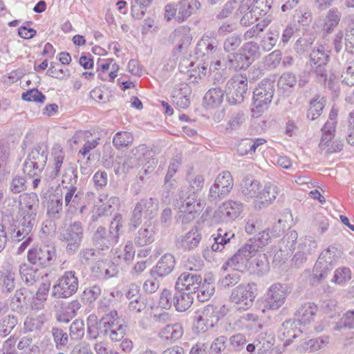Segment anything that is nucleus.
Returning <instances> with one entry per match:
<instances>
[{
  "label": "nucleus",
  "instance_id": "f257e3e1",
  "mask_svg": "<svg viewBox=\"0 0 354 354\" xmlns=\"http://www.w3.org/2000/svg\"><path fill=\"white\" fill-rule=\"evenodd\" d=\"M240 192L248 202H252L256 209H261L272 204L280 192L274 184L269 183L263 187L257 180L245 178L240 185Z\"/></svg>",
  "mask_w": 354,
  "mask_h": 354
},
{
  "label": "nucleus",
  "instance_id": "f03ea898",
  "mask_svg": "<svg viewBox=\"0 0 354 354\" xmlns=\"http://www.w3.org/2000/svg\"><path fill=\"white\" fill-rule=\"evenodd\" d=\"M38 199L35 194H24L19 196V225L12 236L14 241L19 242L31 236L30 233L36 223Z\"/></svg>",
  "mask_w": 354,
  "mask_h": 354
},
{
  "label": "nucleus",
  "instance_id": "7ed1b4c3",
  "mask_svg": "<svg viewBox=\"0 0 354 354\" xmlns=\"http://www.w3.org/2000/svg\"><path fill=\"white\" fill-rule=\"evenodd\" d=\"M257 288L254 283H241L232 289L230 301L238 309L248 310L256 298Z\"/></svg>",
  "mask_w": 354,
  "mask_h": 354
},
{
  "label": "nucleus",
  "instance_id": "20e7f679",
  "mask_svg": "<svg viewBox=\"0 0 354 354\" xmlns=\"http://www.w3.org/2000/svg\"><path fill=\"white\" fill-rule=\"evenodd\" d=\"M129 156L130 159L136 163L135 165H128L127 168L133 166H142V170L145 175L151 173L158 164V160L153 157V152L145 145H140L133 148L131 151ZM127 164V162H124L123 165V171L126 170L125 165ZM127 171H128V169H127Z\"/></svg>",
  "mask_w": 354,
  "mask_h": 354
},
{
  "label": "nucleus",
  "instance_id": "39448f33",
  "mask_svg": "<svg viewBox=\"0 0 354 354\" xmlns=\"http://www.w3.org/2000/svg\"><path fill=\"white\" fill-rule=\"evenodd\" d=\"M243 209L242 203L229 200L223 203L213 213L212 224L227 223L238 218Z\"/></svg>",
  "mask_w": 354,
  "mask_h": 354
},
{
  "label": "nucleus",
  "instance_id": "423d86ee",
  "mask_svg": "<svg viewBox=\"0 0 354 354\" xmlns=\"http://www.w3.org/2000/svg\"><path fill=\"white\" fill-rule=\"evenodd\" d=\"M158 201L156 198L141 199L132 211L129 225L136 228L142 223V218H152L158 212Z\"/></svg>",
  "mask_w": 354,
  "mask_h": 354
},
{
  "label": "nucleus",
  "instance_id": "0eeeda50",
  "mask_svg": "<svg viewBox=\"0 0 354 354\" xmlns=\"http://www.w3.org/2000/svg\"><path fill=\"white\" fill-rule=\"evenodd\" d=\"M47 156L48 153L44 147L39 146L32 149L25 160L24 172L31 177L38 176L46 164Z\"/></svg>",
  "mask_w": 354,
  "mask_h": 354
},
{
  "label": "nucleus",
  "instance_id": "6e6552de",
  "mask_svg": "<svg viewBox=\"0 0 354 354\" xmlns=\"http://www.w3.org/2000/svg\"><path fill=\"white\" fill-rule=\"evenodd\" d=\"M259 249V245L255 241L249 239L225 264L242 271L247 268L249 260L256 254Z\"/></svg>",
  "mask_w": 354,
  "mask_h": 354
},
{
  "label": "nucleus",
  "instance_id": "1a4fd4ad",
  "mask_svg": "<svg viewBox=\"0 0 354 354\" xmlns=\"http://www.w3.org/2000/svg\"><path fill=\"white\" fill-rule=\"evenodd\" d=\"M248 90V78L242 75H234L227 83L225 95L231 104L243 102Z\"/></svg>",
  "mask_w": 354,
  "mask_h": 354
},
{
  "label": "nucleus",
  "instance_id": "9d476101",
  "mask_svg": "<svg viewBox=\"0 0 354 354\" xmlns=\"http://www.w3.org/2000/svg\"><path fill=\"white\" fill-rule=\"evenodd\" d=\"M78 289V279L75 272L67 271L59 278L53 286L52 295L56 298H67Z\"/></svg>",
  "mask_w": 354,
  "mask_h": 354
},
{
  "label": "nucleus",
  "instance_id": "9b49d317",
  "mask_svg": "<svg viewBox=\"0 0 354 354\" xmlns=\"http://www.w3.org/2000/svg\"><path fill=\"white\" fill-rule=\"evenodd\" d=\"M234 186L233 178L228 171L219 174L215 178L214 183L210 187L208 199L216 201L223 198L232 191Z\"/></svg>",
  "mask_w": 354,
  "mask_h": 354
},
{
  "label": "nucleus",
  "instance_id": "f8f14e48",
  "mask_svg": "<svg viewBox=\"0 0 354 354\" xmlns=\"http://www.w3.org/2000/svg\"><path fill=\"white\" fill-rule=\"evenodd\" d=\"M83 232L82 224L75 221L61 232V239L66 243L68 252L74 253L79 249L83 237Z\"/></svg>",
  "mask_w": 354,
  "mask_h": 354
},
{
  "label": "nucleus",
  "instance_id": "ddd939ff",
  "mask_svg": "<svg viewBox=\"0 0 354 354\" xmlns=\"http://www.w3.org/2000/svg\"><path fill=\"white\" fill-rule=\"evenodd\" d=\"M288 294L286 286L281 283L272 284L266 295V307L271 310H277L284 304Z\"/></svg>",
  "mask_w": 354,
  "mask_h": 354
},
{
  "label": "nucleus",
  "instance_id": "4468645a",
  "mask_svg": "<svg viewBox=\"0 0 354 354\" xmlns=\"http://www.w3.org/2000/svg\"><path fill=\"white\" fill-rule=\"evenodd\" d=\"M204 207V203L197 200L196 195L190 194L181 204L178 205L180 217L183 222L192 221Z\"/></svg>",
  "mask_w": 354,
  "mask_h": 354
},
{
  "label": "nucleus",
  "instance_id": "2eb2a0df",
  "mask_svg": "<svg viewBox=\"0 0 354 354\" xmlns=\"http://www.w3.org/2000/svg\"><path fill=\"white\" fill-rule=\"evenodd\" d=\"M55 248L50 245L32 248L28 253V259L32 264L46 266L50 264L55 258Z\"/></svg>",
  "mask_w": 354,
  "mask_h": 354
},
{
  "label": "nucleus",
  "instance_id": "dca6fc26",
  "mask_svg": "<svg viewBox=\"0 0 354 354\" xmlns=\"http://www.w3.org/2000/svg\"><path fill=\"white\" fill-rule=\"evenodd\" d=\"M274 82L263 80L253 92L254 104L257 108H263L272 101L274 95Z\"/></svg>",
  "mask_w": 354,
  "mask_h": 354
},
{
  "label": "nucleus",
  "instance_id": "f3484780",
  "mask_svg": "<svg viewBox=\"0 0 354 354\" xmlns=\"http://www.w3.org/2000/svg\"><path fill=\"white\" fill-rule=\"evenodd\" d=\"M196 319V328L202 332H205L215 326L219 319V315L216 307L207 305L198 312Z\"/></svg>",
  "mask_w": 354,
  "mask_h": 354
},
{
  "label": "nucleus",
  "instance_id": "a211bd4d",
  "mask_svg": "<svg viewBox=\"0 0 354 354\" xmlns=\"http://www.w3.org/2000/svg\"><path fill=\"white\" fill-rule=\"evenodd\" d=\"M299 321L296 319L286 320L281 324L278 331V337L284 341V345H288L292 339L299 336L301 333Z\"/></svg>",
  "mask_w": 354,
  "mask_h": 354
},
{
  "label": "nucleus",
  "instance_id": "6ab92c4d",
  "mask_svg": "<svg viewBox=\"0 0 354 354\" xmlns=\"http://www.w3.org/2000/svg\"><path fill=\"white\" fill-rule=\"evenodd\" d=\"M317 243L310 237H301L297 241L295 259L296 262L302 263L307 257L315 252Z\"/></svg>",
  "mask_w": 354,
  "mask_h": 354
},
{
  "label": "nucleus",
  "instance_id": "aec40b11",
  "mask_svg": "<svg viewBox=\"0 0 354 354\" xmlns=\"http://www.w3.org/2000/svg\"><path fill=\"white\" fill-rule=\"evenodd\" d=\"M170 38L176 44V50L177 51L180 53L185 50L189 46L192 40L190 28L186 26H180L172 32Z\"/></svg>",
  "mask_w": 354,
  "mask_h": 354
},
{
  "label": "nucleus",
  "instance_id": "412c9836",
  "mask_svg": "<svg viewBox=\"0 0 354 354\" xmlns=\"http://www.w3.org/2000/svg\"><path fill=\"white\" fill-rule=\"evenodd\" d=\"M201 241V234L198 230L192 229L177 239L176 245L185 251H190L197 248Z\"/></svg>",
  "mask_w": 354,
  "mask_h": 354
},
{
  "label": "nucleus",
  "instance_id": "4be33fe9",
  "mask_svg": "<svg viewBox=\"0 0 354 354\" xmlns=\"http://www.w3.org/2000/svg\"><path fill=\"white\" fill-rule=\"evenodd\" d=\"M201 277L190 272H184L178 277L176 286L181 290H187L189 293L196 292L199 283L201 282Z\"/></svg>",
  "mask_w": 354,
  "mask_h": 354
},
{
  "label": "nucleus",
  "instance_id": "5701e85b",
  "mask_svg": "<svg viewBox=\"0 0 354 354\" xmlns=\"http://www.w3.org/2000/svg\"><path fill=\"white\" fill-rule=\"evenodd\" d=\"M94 245L99 250L109 249L113 244L117 243L116 236H112L103 227H99L93 234Z\"/></svg>",
  "mask_w": 354,
  "mask_h": 354
},
{
  "label": "nucleus",
  "instance_id": "b1692460",
  "mask_svg": "<svg viewBox=\"0 0 354 354\" xmlns=\"http://www.w3.org/2000/svg\"><path fill=\"white\" fill-rule=\"evenodd\" d=\"M65 155L62 148L59 145H55L51 152V164L48 171L49 178H55L60 173L62 165L64 164Z\"/></svg>",
  "mask_w": 354,
  "mask_h": 354
},
{
  "label": "nucleus",
  "instance_id": "393cba45",
  "mask_svg": "<svg viewBox=\"0 0 354 354\" xmlns=\"http://www.w3.org/2000/svg\"><path fill=\"white\" fill-rule=\"evenodd\" d=\"M178 16L176 21L183 22L200 8V3L197 0H180L178 3Z\"/></svg>",
  "mask_w": 354,
  "mask_h": 354
},
{
  "label": "nucleus",
  "instance_id": "a878e982",
  "mask_svg": "<svg viewBox=\"0 0 354 354\" xmlns=\"http://www.w3.org/2000/svg\"><path fill=\"white\" fill-rule=\"evenodd\" d=\"M175 259L171 254H165L157 263L152 272L158 277H165L169 274L175 267Z\"/></svg>",
  "mask_w": 354,
  "mask_h": 354
},
{
  "label": "nucleus",
  "instance_id": "bb28decb",
  "mask_svg": "<svg viewBox=\"0 0 354 354\" xmlns=\"http://www.w3.org/2000/svg\"><path fill=\"white\" fill-rule=\"evenodd\" d=\"M317 312V306L314 303H306L297 310L295 315L298 319L296 320L299 321L300 324L310 323L313 320Z\"/></svg>",
  "mask_w": 354,
  "mask_h": 354
},
{
  "label": "nucleus",
  "instance_id": "cd10ccee",
  "mask_svg": "<svg viewBox=\"0 0 354 354\" xmlns=\"http://www.w3.org/2000/svg\"><path fill=\"white\" fill-rule=\"evenodd\" d=\"M263 138L251 139L245 138L241 140L237 145V152L241 156L253 154L257 149L266 143Z\"/></svg>",
  "mask_w": 354,
  "mask_h": 354
},
{
  "label": "nucleus",
  "instance_id": "c85d7f7f",
  "mask_svg": "<svg viewBox=\"0 0 354 354\" xmlns=\"http://www.w3.org/2000/svg\"><path fill=\"white\" fill-rule=\"evenodd\" d=\"M64 194V203L68 210L77 209L80 203L82 194L77 190V187H71L70 189H63Z\"/></svg>",
  "mask_w": 354,
  "mask_h": 354
},
{
  "label": "nucleus",
  "instance_id": "c756f323",
  "mask_svg": "<svg viewBox=\"0 0 354 354\" xmlns=\"http://www.w3.org/2000/svg\"><path fill=\"white\" fill-rule=\"evenodd\" d=\"M154 230L151 223L144 225L141 227L135 237V243L139 246H144L151 243L154 241Z\"/></svg>",
  "mask_w": 354,
  "mask_h": 354
},
{
  "label": "nucleus",
  "instance_id": "7c9ffc66",
  "mask_svg": "<svg viewBox=\"0 0 354 354\" xmlns=\"http://www.w3.org/2000/svg\"><path fill=\"white\" fill-rule=\"evenodd\" d=\"M214 281L212 277L205 278L203 281L201 280V282L199 283V287L197 288L196 291L200 301H207L214 295L215 291Z\"/></svg>",
  "mask_w": 354,
  "mask_h": 354
},
{
  "label": "nucleus",
  "instance_id": "2f4dec72",
  "mask_svg": "<svg viewBox=\"0 0 354 354\" xmlns=\"http://www.w3.org/2000/svg\"><path fill=\"white\" fill-rule=\"evenodd\" d=\"M62 194L56 193L50 196L47 204V214L50 217L59 218L63 209Z\"/></svg>",
  "mask_w": 354,
  "mask_h": 354
},
{
  "label": "nucleus",
  "instance_id": "473e14b6",
  "mask_svg": "<svg viewBox=\"0 0 354 354\" xmlns=\"http://www.w3.org/2000/svg\"><path fill=\"white\" fill-rule=\"evenodd\" d=\"M218 43L208 36H203L197 44V53H201L203 56L209 57L217 50Z\"/></svg>",
  "mask_w": 354,
  "mask_h": 354
},
{
  "label": "nucleus",
  "instance_id": "72a5a7b5",
  "mask_svg": "<svg viewBox=\"0 0 354 354\" xmlns=\"http://www.w3.org/2000/svg\"><path fill=\"white\" fill-rule=\"evenodd\" d=\"M193 303V297L189 292L183 291L177 292L174 297V306L176 310L184 312L187 310Z\"/></svg>",
  "mask_w": 354,
  "mask_h": 354
},
{
  "label": "nucleus",
  "instance_id": "f704fd0d",
  "mask_svg": "<svg viewBox=\"0 0 354 354\" xmlns=\"http://www.w3.org/2000/svg\"><path fill=\"white\" fill-rule=\"evenodd\" d=\"M91 136V134L89 132L80 131L76 132L75 136L73 137V140L75 143H77V140L81 139L86 142L82 149L79 151V153L84 156L89 153L91 150L95 148L98 145L97 140H88Z\"/></svg>",
  "mask_w": 354,
  "mask_h": 354
},
{
  "label": "nucleus",
  "instance_id": "c9c22d12",
  "mask_svg": "<svg viewBox=\"0 0 354 354\" xmlns=\"http://www.w3.org/2000/svg\"><path fill=\"white\" fill-rule=\"evenodd\" d=\"M183 334V328L180 324L167 325L159 333L160 337L165 339L177 340Z\"/></svg>",
  "mask_w": 354,
  "mask_h": 354
},
{
  "label": "nucleus",
  "instance_id": "e433bc0d",
  "mask_svg": "<svg viewBox=\"0 0 354 354\" xmlns=\"http://www.w3.org/2000/svg\"><path fill=\"white\" fill-rule=\"evenodd\" d=\"M234 236L232 232H225L222 229H218L217 234L214 237V243L211 246L214 252H221L225 248V245L230 242V239Z\"/></svg>",
  "mask_w": 354,
  "mask_h": 354
},
{
  "label": "nucleus",
  "instance_id": "4c0bfd02",
  "mask_svg": "<svg viewBox=\"0 0 354 354\" xmlns=\"http://www.w3.org/2000/svg\"><path fill=\"white\" fill-rule=\"evenodd\" d=\"M327 48L324 45H319L315 48L310 55L311 62L318 66L326 64L328 62L329 53Z\"/></svg>",
  "mask_w": 354,
  "mask_h": 354
},
{
  "label": "nucleus",
  "instance_id": "58836bf2",
  "mask_svg": "<svg viewBox=\"0 0 354 354\" xmlns=\"http://www.w3.org/2000/svg\"><path fill=\"white\" fill-rule=\"evenodd\" d=\"M241 52L250 64L261 56L259 46L254 41L245 42L241 48Z\"/></svg>",
  "mask_w": 354,
  "mask_h": 354
},
{
  "label": "nucleus",
  "instance_id": "ea45409f",
  "mask_svg": "<svg viewBox=\"0 0 354 354\" xmlns=\"http://www.w3.org/2000/svg\"><path fill=\"white\" fill-rule=\"evenodd\" d=\"M45 322L46 316L44 313L39 315H30L25 319L24 329L29 332L39 330Z\"/></svg>",
  "mask_w": 354,
  "mask_h": 354
},
{
  "label": "nucleus",
  "instance_id": "a19ab883",
  "mask_svg": "<svg viewBox=\"0 0 354 354\" xmlns=\"http://www.w3.org/2000/svg\"><path fill=\"white\" fill-rule=\"evenodd\" d=\"M324 106L325 100L324 97L319 96L314 97L310 102L307 117L311 120H315L322 114Z\"/></svg>",
  "mask_w": 354,
  "mask_h": 354
},
{
  "label": "nucleus",
  "instance_id": "79ce46f5",
  "mask_svg": "<svg viewBox=\"0 0 354 354\" xmlns=\"http://www.w3.org/2000/svg\"><path fill=\"white\" fill-rule=\"evenodd\" d=\"M189 88L186 85H183V88L180 92H175L172 97L173 103L180 109H186L189 106Z\"/></svg>",
  "mask_w": 354,
  "mask_h": 354
},
{
  "label": "nucleus",
  "instance_id": "37998d69",
  "mask_svg": "<svg viewBox=\"0 0 354 354\" xmlns=\"http://www.w3.org/2000/svg\"><path fill=\"white\" fill-rule=\"evenodd\" d=\"M19 272L21 279L28 286L34 284L39 278L37 270L26 263L20 266Z\"/></svg>",
  "mask_w": 354,
  "mask_h": 354
},
{
  "label": "nucleus",
  "instance_id": "c03bdc74",
  "mask_svg": "<svg viewBox=\"0 0 354 354\" xmlns=\"http://www.w3.org/2000/svg\"><path fill=\"white\" fill-rule=\"evenodd\" d=\"M77 176L75 174L73 167L71 164L66 165L62 180L63 189H70L71 187H77Z\"/></svg>",
  "mask_w": 354,
  "mask_h": 354
},
{
  "label": "nucleus",
  "instance_id": "a18cd8bd",
  "mask_svg": "<svg viewBox=\"0 0 354 354\" xmlns=\"http://www.w3.org/2000/svg\"><path fill=\"white\" fill-rule=\"evenodd\" d=\"M322 136L321 138V140L319 142V147L321 149H326L327 153H332L335 151V149L333 147L330 146L332 142V139L334 137V133L335 132V129H333V130L329 128L326 129V126H324L322 129Z\"/></svg>",
  "mask_w": 354,
  "mask_h": 354
},
{
  "label": "nucleus",
  "instance_id": "49530a36",
  "mask_svg": "<svg viewBox=\"0 0 354 354\" xmlns=\"http://www.w3.org/2000/svg\"><path fill=\"white\" fill-rule=\"evenodd\" d=\"M229 67L235 71L248 68L250 64L245 59L243 53L228 55Z\"/></svg>",
  "mask_w": 354,
  "mask_h": 354
},
{
  "label": "nucleus",
  "instance_id": "de8ad7c7",
  "mask_svg": "<svg viewBox=\"0 0 354 354\" xmlns=\"http://www.w3.org/2000/svg\"><path fill=\"white\" fill-rule=\"evenodd\" d=\"M341 18V14L337 9H331L328 11L325 19L324 30L327 32H331L336 27Z\"/></svg>",
  "mask_w": 354,
  "mask_h": 354
},
{
  "label": "nucleus",
  "instance_id": "09e8293b",
  "mask_svg": "<svg viewBox=\"0 0 354 354\" xmlns=\"http://www.w3.org/2000/svg\"><path fill=\"white\" fill-rule=\"evenodd\" d=\"M223 91L218 87L209 89L205 94L204 99L206 102L212 106H216L219 105L223 98Z\"/></svg>",
  "mask_w": 354,
  "mask_h": 354
},
{
  "label": "nucleus",
  "instance_id": "8fccbe9b",
  "mask_svg": "<svg viewBox=\"0 0 354 354\" xmlns=\"http://www.w3.org/2000/svg\"><path fill=\"white\" fill-rule=\"evenodd\" d=\"M152 0H133L131 3V15L133 17L141 19L147 8L151 3Z\"/></svg>",
  "mask_w": 354,
  "mask_h": 354
},
{
  "label": "nucleus",
  "instance_id": "3c124183",
  "mask_svg": "<svg viewBox=\"0 0 354 354\" xmlns=\"http://www.w3.org/2000/svg\"><path fill=\"white\" fill-rule=\"evenodd\" d=\"M133 141V135L127 131L118 132L114 136L113 139V143L114 146L118 149L128 147L129 145L132 144Z\"/></svg>",
  "mask_w": 354,
  "mask_h": 354
},
{
  "label": "nucleus",
  "instance_id": "603ef678",
  "mask_svg": "<svg viewBox=\"0 0 354 354\" xmlns=\"http://www.w3.org/2000/svg\"><path fill=\"white\" fill-rule=\"evenodd\" d=\"M17 318L13 315H8L0 322V335L7 336L17 324Z\"/></svg>",
  "mask_w": 354,
  "mask_h": 354
},
{
  "label": "nucleus",
  "instance_id": "864d4df0",
  "mask_svg": "<svg viewBox=\"0 0 354 354\" xmlns=\"http://www.w3.org/2000/svg\"><path fill=\"white\" fill-rule=\"evenodd\" d=\"M351 271L347 267H341L335 270L332 282L344 285L351 279Z\"/></svg>",
  "mask_w": 354,
  "mask_h": 354
},
{
  "label": "nucleus",
  "instance_id": "5fc2aeb1",
  "mask_svg": "<svg viewBox=\"0 0 354 354\" xmlns=\"http://www.w3.org/2000/svg\"><path fill=\"white\" fill-rule=\"evenodd\" d=\"M117 254L118 260L116 261L118 263H120L121 261H124L126 263H131L135 256V250L132 243L128 242L122 251L115 252V254Z\"/></svg>",
  "mask_w": 354,
  "mask_h": 354
},
{
  "label": "nucleus",
  "instance_id": "6e6d98bb",
  "mask_svg": "<svg viewBox=\"0 0 354 354\" xmlns=\"http://www.w3.org/2000/svg\"><path fill=\"white\" fill-rule=\"evenodd\" d=\"M100 324L104 328L110 329L115 327L113 326H120L122 324L118 316L117 311L111 310L101 319Z\"/></svg>",
  "mask_w": 354,
  "mask_h": 354
},
{
  "label": "nucleus",
  "instance_id": "4d7b16f0",
  "mask_svg": "<svg viewBox=\"0 0 354 354\" xmlns=\"http://www.w3.org/2000/svg\"><path fill=\"white\" fill-rule=\"evenodd\" d=\"M297 232L295 230H290L286 233L282 239V244L284 245L285 251H295L297 245Z\"/></svg>",
  "mask_w": 354,
  "mask_h": 354
},
{
  "label": "nucleus",
  "instance_id": "13d9d810",
  "mask_svg": "<svg viewBox=\"0 0 354 354\" xmlns=\"http://www.w3.org/2000/svg\"><path fill=\"white\" fill-rule=\"evenodd\" d=\"M274 339L271 337H266L265 335L260 334L256 339V346L259 354L266 353L273 345Z\"/></svg>",
  "mask_w": 354,
  "mask_h": 354
},
{
  "label": "nucleus",
  "instance_id": "bf43d9fd",
  "mask_svg": "<svg viewBox=\"0 0 354 354\" xmlns=\"http://www.w3.org/2000/svg\"><path fill=\"white\" fill-rule=\"evenodd\" d=\"M241 42V37L236 34H233L225 39L223 48L226 53L234 52L240 46Z\"/></svg>",
  "mask_w": 354,
  "mask_h": 354
},
{
  "label": "nucleus",
  "instance_id": "052dcab7",
  "mask_svg": "<svg viewBox=\"0 0 354 354\" xmlns=\"http://www.w3.org/2000/svg\"><path fill=\"white\" fill-rule=\"evenodd\" d=\"M245 121V116L243 113H234L229 119L225 129L227 131L236 130L241 127Z\"/></svg>",
  "mask_w": 354,
  "mask_h": 354
},
{
  "label": "nucleus",
  "instance_id": "680f3d73",
  "mask_svg": "<svg viewBox=\"0 0 354 354\" xmlns=\"http://www.w3.org/2000/svg\"><path fill=\"white\" fill-rule=\"evenodd\" d=\"M268 35V37L261 41V46L266 51L272 50L279 39V32L276 30H270Z\"/></svg>",
  "mask_w": 354,
  "mask_h": 354
},
{
  "label": "nucleus",
  "instance_id": "e2e57ef3",
  "mask_svg": "<svg viewBox=\"0 0 354 354\" xmlns=\"http://www.w3.org/2000/svg\"><path fill=\"white\" fill-rule=\"evenodd\" d=\"M296 84L297 77L291 73H283L278 81L279 87L283 90H287L288 88H293Z\"/></svg>",
  "mask_w": 354,
  "mask_h": 354
},
{
  "label": "nucleus",
  "instance_id": "0e129e2a",
  "mask_svg": "<svg viewBox=\"0 0 354 354\" xmlns=\"http://www.w3.org/2000/svg\"><path fill=\"white\" fill-rule=\"evenodd\" d=\"M329 270V268L328 266L326 261L324 258L320 256L315 263L314 267V272H315V276L318 279H325L327 276V272Z\"/></svg>",
  "mask_w": 354,
  "mask_h": 354
},
{
  "label": "nucleus",
  "instance_id": "69168bd1",
  "mask_svg": "<svg viewBox=\"0 0 354 354\" xmlns=\"http://www.w3.org/2000/svg\"><path fill=\"white\" fill-rule=\"evenodd\" d=\"M123 218L121 214H117L110 223L109 233L112 236H116V242H118L120 230L123 225Z\"/></svg>",
  "mask_w": 354,
  "mask_h": 354
},
{
  "label": "nucleus",
  "instance_id": "338daca9",
  "mask_svg": "<svg viewBox=\"0 0 354 354\" xmlns=\"http://www.w3.org/2000/svg\"><path fill=\"white\" fill-rule=\"evenodd\" d=\"M84 335V324L82 320L76 319L71 325L70 335L72 339H80Z\"/></svg>",
  "mask_w": 354,
  "mask_h": 354
},
{
  "label": "nucleus",
  "instance_id": "774afa93",
  "mask_svg": "<svg viewBox=\"0 0 354 354\" xmlns=\"http://www.w3.org/2000/svg\"><path fill=\"white\" fill-rule=\"evenodd\" d=\"M343 326L349 328H354V310L347 311L340 319L335 329L339 330Z\"/></svg>",
  "mask_w": 354,
  "mask_h": 354
}]
</instances>
